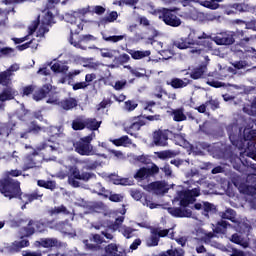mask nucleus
Masks as SVG:
<instances>
[{
	"instance_id": "23",
	"label": "nucleus",
	"mask_w": 256,
	"mask_h": 256,
	"mask_svg": "<svg viewBox=\"0 0 256 256\" xmlns=\"http://www.w3.org/2000/svg\"><path fill=\"white\" fill-rule=\"evenodd\" d=\"M127 53L131 55L132 59L135 61H139V59H145V57H149L151 55V51L145 50H133V49H127Z\"/></svg>"
},
{
	"instance_id": "48",
	"label": "nucleus",
	"mask_w": 256,
	"mask_h": 256,
	"mask_svg": "<svg viewBox=\"0 0 256 256\" xmlns=\"http://www.w3.org/2000/svg\"><path fill=\"white\" fill-rule=\"evenodd\" d=\"M229 139L235 147H238L239 143H241V137H239L238 134H235L233 132H228Z\"/></svg>"
},
{
	"instance_id": "40",
	"label": "nucleus",
	"mask_w": 256,
	"mask_h": 256,
	"mask_svg": "<svg viewBox=\"0 0 256 256\" xmlns=\"http://www.w3.org/2000/svg\"><path fill=\"white\" fill-rule=\"evenodd\" d=\"M159 236L153 231L150 238L147 240L146 245L147 247H157L159 245Z\"/></svg>"
},
{
	"instance_id": "45",
	"label": "nucleus",
	"mask_w": 256,
	"mask_h": 256,
	"mask_svg": "<svg viewBox=\"0 0 256 256\" xmlns=\"http://www.w3.org/2000/svg\"><path fill=\"white\" fill-rule=\"evenodd\" d=\"M230 241L232 243H235L236 245H241L242 247H247V243H243V238L241 237V235L235 233L231 236Z\"/></svg>"
},
{
	"instance_id": "46",
	"label": "nucleus",
	"mask_w": 256,
	"mask_h": 256,
	"mask_svg": "<svg viewBox=\"0 0 256 256\" xmlns=\"http://www.w3.org/2000/svg\"><path fill=\"white\" fill-rule=\"evenodd\" d=\"M23 197L24 199H26L25 205H29V203H33V201H37V199H39L41 195L37 193H32V194H24Z\"/></svg>"
},
{
	"instance_id": "16",
	"label": "nucleus",
	"mask_w": 256,
	"mask_h": 256,
	"mask_svg": "<svg viewBox=\"0 0 256 256\" xmlns=\"http://www.w3.org/2000/svg\"><path fill=\"white\" fill-rule=\"evenodd\" d=\"M17 95H19V92L15 88L5 86L0 93V102L5 103L6 101H13Z\"/></svg>"
},
{
	"instance_id": "8",
	"label": "nucleus",
	"mask_w": 256,
	"mask_h": 256,
	"mask_svg": "<svg viewBox=\"0 0 256 256\" xmlns=\"http://www.w3.org/2000/svg\"><path fill=\"white\" fill-rule=\"evenodd\" d=\"M70 45L76 47V49H82V51H87V43H91V41H97V38L91 34L81 35L78 41L73 40V30H70V36L68 38Z\"/></svg>"
},
{
	"instance_id": "3",
	"label": "nucleus",
	"mask_w": 256,
	"mask_h": 256,
	"mask_svg": "<svg viewBox=\"0 0 256 256\" xmlns=\"http://www.w3.org/2000/svg\"><path fill=\"white\" fill-rule=\"evenodd\" d=\"M91 141H93V135H88L80 138V140L76 141L73 144L75 152L78 155L89 157V155H94L95 150H93V145H91Z\"/></svg>"
},
{
	"instance_id": "55",
	"label": "nucleus",
	"mask_w": 256,
	"mask_h": 256,
	"mask_svg": "<svg viewBox=\"0 0 256 256\" xmlns=\"http://www.w3.org/2000/svg\"><path fill=\"white\" fill-rule=\"evenodd\" d=\"M117 17H119L117 11H112L108 16L104 18V21H106V23H113L114 21H117Z\"/></svg>"
},
{
	"instance_id": "49",
	"label": "nucleus",
	"mask_w": 256,
	"mask_h": 256,
	"mask_svg": "<svg viewBox=\"0 0 256 256\" xmlns=\"http://www.w3.org/2000/svg\"><path fill=\"white\" fill-rule=\"evenodd\" d=\"M128 141H129V136H122L118 139L112 140V143L116 147H122V145H125Z\"/></svg>"
},
{
	"instance_id": "25",
	"label": "nucleus",
	"mask_w": 256,
	"mask_h": 256,
	"mask_svg": "<svg viewBox=\"0 0 256 256\" xmlns=\"http://www.w3.org/2000/svg\"><path fill=\"white\" fill-rule=\"evenodd\" d=\"M11 75H13L11 69L0 72V85H2V87H9L11 85Z\"/></svg>"
},
{
	"instance_id": "14",
	"label": "nucleus",
	"mask_w": 256,
	"mask_h": 256,
	"mask_svg": "<svg viewBox=\"0 0 256 256\" xmlns=\"http://www.w3.org/2000/svg\"><path fill=\"white\" fill-rule=\"evenodd\" d=\"M167 211L169 215L172 217H176L177 219H183L185 217L189 218L193 215V211L191 209L183 208V207H168Z\"/></svg>"
},
{
	"instance_id": "4",
	"label": "nucleus",
	"mask_w": 256,
	"mask_h": 256,
	"mask_svg": "<svg viewBox=\"0 0 256 256\" xmlns=\"http://www.w3.org/2000/svg\"><path fill=\"white\" fill-rule=\"evenodd\" d=\"M70 175L68 176V183L72 185V187H80L79 181H89L93 177V173L90 172H82L79 170L77 166H71L69 168Z\"/></svg>"
},
{
	"instance_id": "27",
	"label": "nucleus",
	"mask_w": 256,
	"mask_h": 256,
	"mask_svg": "<svg viewBox=\"0 0 256 256\" xmlns=\"http://www.w3.org/2000/svg\"><path fill=\"white\" fill-rule=\"evenodd\" d=\"M15 128V123L6 122L0 124V136L1 137H9Z\"/></svg>"
},
{
	"instance_id": "58",
	"label": "nucleus",
	"mask_w": 256,
	"mask_h": 256,
	"mask_svg": "<svg viewBox=\"0 0 256 256\" xmlns=\"http://www.w3.org/2000/svg\"><path fill=\"white\" fill-rule=\"evenodd\" d=\"M173 157V152L170 150L158 152V159H171Z\"/></svg>"
},
{
	"instance_id": "38",
	"label": "nucleus",
	"mask_w": 256,
	"mask_h": 256,
	"mask_svg": "<svg viewBox=\"0 0 256 256\" xmlns=\"http://www.w3.org/2000/svg\"><path fill=\"white\" fill-rule=\"evenodd\" d=\"M51 70L54 72V73H66L69 71V66L67 65H61L59 63H54L52 66H51Z\"/></svg>"
},
{
	"instance_id": "50",
	"label": "nucleus",
	"mask_w": 256,
	"mask_h": 256,
	"mask_svg": "<svg viewBox=\"0 0 256 256\" xmlns=\"http://www.w3.org/2000/svg\"><path fill=\"white\" fill-rule=\"evenodd\" d=\"M245 195H249L250 197H254L256 195V186L254 185H246L244 187Z\"/></svg>"
},
{
	"instance_id": "28",
	"label": "nucleus",
	"mask_w": 256,
	"mask_h": 256,
	"mask_svg": "<svg viewBox=\"0 0 256 256\" xmlns=\"http://www.w3.org/2000/svg\"><path fill=\"white\" fill-rule=\"evenodd\" d=\"M173 121L181 123V121H187V115H185V108L180 107L172 110Z\"/></svg>"
},
{
	"instance_id": "52",
	"label": "nucleus",
	"mask_w": 256,
	"mask_h": 256,
	"mask_svg": "<svg viewBox=\"0 0 256 256\" xmlns=\"http://www.w3.org/2000/svg\"><path fill=\"white\" fill-rule=\"evenodd\" d=\"M133 233H135V229L131 227H124L122 229V235H124L126 239H131V237H133Z\"/></svg>"
},
{
	"instance_id": "59",
	"label": "nucleus",
	"mask_w": 256,
	"mask_h": 256,
	"mask_svg": "<svg viewBox=\"0 0 256 256\" xmlns=\"http://www.w3.org/2000/svg\"><path fill=\"white\" fill-rule=\"evenodd\" d=\"M127 85V80H118L114 84L115 91H121L122 89H125V86Z\"/></svg>"
},
{
	"instance_id": "30",
	"label": "nucleus",
	"mask_w": 256,
	"mask_h": 256,
	"mask_svg": "<svg viewBox=\"0 0 256 256\" xmlns=\"http://www.w3.org/2000/svg\"><path fill=\"white\" fill-rule=\"evenodd\" d=\"M48 214L53 217V215H71V212L67 210L65 205L55 206L48 210Z\"/></svg>"
},
{
	"instance_id": "13",
	"label": "nucleus",
	"mask_w": 256,
	"mask_h": 256,
	"mask_svg": "<svg viewBox=\"0 0 256 256\" xmlns=\"http://www.w3.org/2000/svg\"><path fill=\"white\" fill-rule=\"evenodd\" d=\"M216 45H233L235 43V32L226 31L221 32L215 38Z\"/></svg>"
},
{
	"instance_id": "53",
	"label": "nucleus",
	"mask_w": 256,
	"mask_h": 256,
	"mask_svg": "<svg viewBox=\"0 0 256 256\" xmlns=\"http://www.w3.org/2000/svg\"><path fill=\"white\" fill-rule=\"evenodd\" d=\"M21 246L18 241H14L8 248L9 253H19Z\"/></svg>"
},
{
	"instance_id": "41",
	"label": "nucleus",
	"mask_w": 256,
	"mask_h": 256,
	"mask_svg": "<svg viewBox=\"0 0 256 256\" xmlns=\"http://www.w3.org/2000/svg\"><path fill=\"white\" fill-rule=\"evenodd\" d=\"M102 39L104 41H107V42H110V43H119V41H123L124 36L123 35L107 36V35L103 34Z\"/></svg>"
},
{
	"instance_id": "15",
	"label": "nucleus",
	"mask_w": 256,
	"mask_h": 256,
	"mask_svg": "<svg viewBox=\"0 0 256 256\" xmlns=\"http://www.w3.org/2000/svg\"><path fill=\"white\" fill-rule=\"evenodd\" d=\"M129 125L125 128L128 135H133L132 131H139L145 126V121L141 119V116H134L128 120Z\"/></svg>"
},
{
	"instance_id": "44",
	"label": "nucleus",
	"mask_w": 256,
	"mask_h": 256,
	"mask_svg": "<svg viewBox=\"0 0 256 256\" xmlns=\"http://www.w3.org/2000/svg\"><path fill=\"white\" fill-rule=\"evenodd\" d=\"M43 128L37 124V121L30 122V126L28 127L27 133H40Z\"/></svg>"
},
{
	"instance_id": "36",
	"label": "nucleus",
	"mask_w": 256,
	"mask_h": 256,
	"mask_svg": "<svg viewBox=\"0 0 256 256\" xmlns=\"http://www.w3.org/2000/svg\"><path fill=\"white\" fill-rule=\"evenodd\" d=\"M163 95H167V91L163 89L161 86H157L155 91L151 94L153 99H161L163 100Z\"/></svg>"
},
{
	"instance_id": "21",
	"label": "nucleus",
	"mask_w": 256,
	"mask_h": 256,
	"mask_svg": "<svg viewBox=\"0 0 256 256\" xmlns=\"http://www.w3.org/2000/svg\"><path fill=\"white\" fill-rule=\"evenodd\" d=\"M58 105L64 111H71V109H75V107H77L78 102H77L76 98L69 97V98H65V99L61 100L58 103Z\"/></svg>"
},
{
	"instance_id": "17",
	"label": "nucleus",
	"mask_w": 256,
	"mask_h": 256,
	"mask_svg": "<svg viewBox=\"0 0 256 256\" xmlns=\"http://www.w3.org/2000/svg\"><path fill=\"white\" fill-rule=\"evenodd\" d=\"M51 89H53L51 84H44L42 87L38 88L33 94L34 101H41L45 99V97L51 93Z\"/></svg>"
},
{
	"instance_id": "5",
	"label": "nucleus",
	"mask_w": 256,
	"mask_h": 256,
	"mask_svg": "<svg viewBox=\"0 0 256 256\" xmlns=\"http://www.w3.org/2000/svg\"><path fill=\"white\" fill-rule=\"evenodd\" d=\"M193 35H195V33H190L186 38H179L175 40L173 42V47L183 50V49H189L191 45H203V47H211V45H213V42L209 40L208 41L203 40V41L197 42V40L193 39Z\"/></svg>"
},
{
	"instance_id": "19",
	"label": "nucleus",
	"mask_w": 256,
	"mask_h": 256,
	"mask_svg": "<svg viewBox=\"0 0 256 256\" xmlns=\"http://www.w3.org/2000/svg\"><path fill=\"white\" fill-rule=\"evenodd\" d=\"M191 83V80L188 78L180 79V78H172L171 81H167L166 84L170 85L172 89H183L187 87Z\"/></svg>"
},
{
	"instance_id": "54",
	"label": "nucleus",
	"mask_w": 256,
	"mask_h": 256,
	"mask_svg": "<svg viewBox=\"0 0 256 256\" xmlns=\"http://www.w3.org/2000/svg\"><path fill=\"white\" fill-rule=\"evenodd\" d=\"M108 199L109 201H112V203H121V201H123V196L121 194H113V192H111Z\"/></svg>"
},
{
	"instance_id": "56",
	"label": "nucleus",
	"mask_w": 256,
	"mask_h": 256,
	"mask_svg": "<svg viewBox=\"0 0 256 256\" xmlns=\"http://www.w3.org/2000/svg\"><path fill=\"white\" fill-rule=\"evenodd\" d=\"M235 34V39H239L240 41H245L246 43H249V38H245V32L243 30H237L234 32Z\"/></svg>"
},
{
	"instance_id": "47",
	"label": "nucleus",
	"mask_w": 256,
	"mask_h": 256,
	"mask_svg": "<svg viewBox=\"0 0 256 256\" xmlns=\"http://www.w3.org/2000/svg\"><path fill=\"white\" fill-rule=\"evenodd\" d=\"M36 86L35 85H28L22 88V95L23 97H29V95H33L35 93Z\"/></svg>"
},
{
	"instance_id": "11",
	"label": "nucleus",
	"mask_w": 256,
	"mask_h": 256,
	"mask_svg": "<svg viewBox=\"0 0 256 256\" xmlns=\"http://www.w3.org/2000/svg\"><path fill=\"white\" fill-rule=\"evenodd\" d=\"M174 201H178L182 208L187 209L190 205L195 203V197H193L191 190H182L178 191Z\"/></svg>"
},
{
	"instance_id": "51",
	"label": "nucleus",
	"mask_w": 256,
	"mask_h": 256,
	"mask_svg": "<svg viewBox=\"0 0 256 256\" xmlns=\"http://www.w3.org/2000/svg\"><path fill=\"white\" fill-rule=\"evenodd\" d=\"M12 53H15V49L11 47L0 48V55H2V57H10Z\"/></svg>"
},
{
	"instance_id": "35",
	"label": "nucleus",
	"mask_w": 256,
	"mask_h": 256,
	"mask_svg": "<svg viewBox=\"0 0 256 256\" xmlns=\"http://www.w3.org/2000/svg\"><path fill=\"white\" fill-rule=\"evenodd\" d=\"M203 211H204L205 217H209V213L210 215L217 213V207H215V204H212L210 202H204Z\"/></svg>"
},
{
	"instance_id": "26",
	"label": "nucleus",
	"mask_w": 256,
	"mask_h": 256,
	"mask_svg": "<svg viewBox=\"0 0 256 256\" xmlns=\"http://www.w3.org/2000/svg\"><path fill=\"white\" fill-rule=\"evenodd\" d=\"M148 189L155 191V193H167V185L165 182L156 181L148 185Z\"/></svg>"
},
{
	"instance_id": "43",
	"label": "nucleus",
	"mask_w": 256,
	"mask_h": 256,
	"mask_svg": "<svg viewBox=\"0 0 256 256\" xmlns=\"http://www.w3.org/2000/svg\"><path fill=\"white\" fill-rule=\"evenodd\" d=\"M136 107H139V104L135 102L134 100H127L124 102V109L126 111H135Z\"/></svg>"
},
{
	"instance_id": "34",
	"label": "nucleus",
	"mask_w": 256,
	"mask_h": 256,
	"mask_svg": "<svg viewBox=\"0 0 256 256\" xmlns=\"http://www.w3.org/2000/svg\"><path fill=\"white\" fill-rule=\"evenodd\" d=\"M118 251L119 248L117 247V244L111 243L105 247V254L103 256H121L117 254Z\"/></svg>"
},
{
	"instance_id": "10",
	"label": "nucleus",
	"mask_w": 256,
	"mask_h": 256,
	"mask_svg": "<svg viewBox=\"0 0 256 256\" xmlns=\"http://www.w3.org/2000/svg\"><path fill=\"white\" fill-rule=\"evenodd\" d=\"M159 173V166L157 164H152L150 168L141 167L134 174V179L136 181H145V179H149L150 177H155Z\"/></svg>"
},
{
	"instance_id": "6",
	"label": "nucleus",
	"mask_w": 256,
	"mask_h": 256,
	"mask_svg": "<svg viewBox=\"0 0 256 256\" xmlns=\"http://www.w3.org/2000/svg\"><path fill=\"white\" fill-rule=\"evenodd\" d=\"M153 136V144L156 147H165L167 146V141H169V137H173L174 139H179V134L173 133V131L166 130H155L152 134Z\"/></svg>"
},
{
	"instance_id": "37",
	"label": "nucleus",
	"mask_w": 256,
	"mask_h": 256,
	"mask_svg": "<svg viewBox=\"0 0 256 256\" xmlns=\"http://www.w3.org/2000/svg\"><path fill=\"white\" fill-rule=\"evenodd\" d=\"M158 256H185L183 250L169 249L167 251L161 252Z\"/></svg>"
},
{
	"instance_id": "24",
	"label": "nucleus",
	"mask_w": 256,
	"mask_h": 256,
	"mask_svg": "<svg viewBox=\"0 0 256 256\" xmlns=\"http://www.w3.org/2000/svg\"><path fill=\"white\" fill-rule=\"evenodd\" d=\"M232 227L233 225H231V223L227 222L226 220H220L216 223L214 233L225 235L227 233V229Z\"/></svg>"
},
{
	"instance_id": "31",
	"label": "nucleus",
	"mask_w": 256,
	"mask_h": 256,
	"mask_svg": "<svg viewBox=\"0 0 256 256\" xmlns=\"http://www.w3.org/2000/svg\"><path fill=\"white\" fill-rule=\"evenodd\" d=\"M205 71H207V66L201 65L192 70V72L190 73V77L194 80L201 79L203 75H205Z\"/></svg>"
},
{
	"instance_id": "32",
	"label": "nucleus",
	"mask_w": 256,
	"mask_h": 256,
	"mask_svg": "<svg viewBox=\"0 0 256 256\" xmlns=\"http://www.w3.org/2000/svg\"><path fill=\"white\" fill-rule=\"evenodd\" d=\"M37 185L38 187H43L44 189H49L50 191H55V189H57V183L51 180H38Z\"/></svg>"
},
{
	"instance_id": "22",
	"label": "nucleus",
	"mask_w": 256,
	"mask_h": 256,
	"mask_svg": "<svg viewBox=\"0 0 256 256\" xmlns=\"http://www.w3.org/2000/svg\"><path fill=\"white\" fill-rule=\"evenodd\" d=\"M131 61V57L129 54H120L119 56H115L113 59V63L109 66L110 69H115V67H121V65H125Z\"/></svg>"
},
{
	"instance_id": "2",
	"label": "nucleus",
	"mask_w": 256,
	"mask_h": 256,
	"mask_svg": "<svg viewBox=\"0 0 256 256\" xmlns=\"http://www.w3.org/2000/svg\"><path fill=\"white\" fill-rule=\"evenodd\" d=\"M178 9H168L163 8L162 10L158 11V17L159 19L163 20L165 25H168L169 27H181V18L177 16Z\"/></svg>"
},
{
	"instance_id": "9",
	"label": "nucleus",
	"mask_w": 256,
	"mask_h": 256,
	"mask_svg": "<svg viewBox=\"0 0 256 256\" xmlns=\"http://www.w3.org/2000/svg\"><path fill=\"white\" fill-rule=\"evenodd\" d=\"M104 241L105 239L101 234L91 233L89 234L88 239L83 240V243L88 251H99Z\"/></svg>"
},
{
	"instance_id": "20",
	"label": "nucleus",
	"mask_w": 256,
	"mask_h": 256,
	"mask_svg": "<svg viewBox=\"0 0 256 256\" xmlns=\"http://www.w3.org/2000/svg\"><path fill=\"white\" fill-rule=\"evenodd\" d=\"M58 241L55 238H41L35 241V247H43L44 249H49L51 247H57Z\"/></svg>"
},
{
	"instance_id": "62",
	"label": "nucleus",
	"mask_w": 256,
	"mask_h": 256,
	"mask_svg": "<svg viewBox=\"0 0 256 256\" xmlns=\"http://www.w3.org/2000/svg\"><path fill=\"white\" fill-rule=\"evenodd\" d=\"M45 33H49L47 26H40L37 30L36 37H45Z\"/></svg>"
},
{
	"instance_id": "12",
	"label": "nucleus",
	"mask_w": 256,
	"mask_h": 256,
	"mask_svg": "<svg viewBox=\"0 0 256 256\" xmlns=\"http://www.w3.org/2000/svg\"><path fill=\"white\" fill-rule=\"evenodd\" d=\"M46 227L45 223L41 220H29L28 225L24 227L25 236L31 237V235H35V233H43Z\"/></svg>"
},
{
	"instance_id": "18",
	"label": "nucleus",
	"mask_w": 256,
	"mask_h": 256,
	"mask_svg": "<svg viewBox=\"0 0 256 256\" xmlns=\"http://www.w3.org/2000/svg\"><path fill=\"white\" fill-rule=\"evenodd\" d=\"M56 231H60V233H64L66 235H71L73 233V224L69 222V219L64 221H59L54 225Z\"/></svg>"
},
{
	"instance_id": "7",
	"label": "nucleus",
	"mask_w": 256,
	"mask_h": 256,
	"mask_svg": "<svg viewBox=\"0 0 256 256\" xmlns=\"http://www.w3.org/2000/svg\"><path fill=\"white\" fill-rule=\"evenodd\" d=\"M241 143L246 144V153H251L256 148V130L252 128H244ZM254 145V149L251 148Z\"/></svg>"
},
{
	"instance_id": "57",
	"label": "nucleus",
	"mask_w": 256,
	"mask_h": 256,
	"mask_svg": "<svg viewBox=\"0 0 256 256\" xmlns=\"http://www.w3.org/2000/svg\"><path fill=\"white\" fill-rule=\"evenodd\" d=\"M107 105H111V99H103V100L96 106V111H101V109H107Z\"/></svg>"
},
{
	"instance_id": "60",
	"label": "nucleus",
	"mask_w": 256,
	"mask_h": 256,
	"mask_svg": "<svg viewBox=\"0 0 256 256\" xmlns=\"http://www.w3.org/2000/svg\"><path fill=\"white\" fill-rule=\"evenodd\" d=\"M213 237H215V233L208 232L201 237V241H203V243H211V239H213Z\"/></svg>"
},
{
	"instance_id": "63",
	"label": "nucleus",
	"mask_w": 256,
	"mask_h": 256,
	"mask_svg": "<svg viewBox=\"0 0 256 256\" xmlns=\"http://www.w3.org/2000/svg\"><path fill=\"white\" fill-rule=\"evenodd\" d=\"M89 84L87 82H77L73 85V90L74 91H79V89H87Z\"/></svg>"
},
{
	"instance_id": "29",
	"label": "nucleus",
	"mask_w": 256,
	"mask_h": 256,
	"mask_svg": "<svg viewBox=\"0 0 256 256\" xmlns=\"http://www.w3.org/2000/svg\"><path fill=\"white\" fill-rule=\"evenodd\" d=\"M221 219H227L231 221V223L239 224V220H237V212L231 208H228L225 212H222Z\"/></svg>"
},
{
	"instance_id": "33",
	"label": "nucleus",
	"mask_w": 256,
	"mask_h": 256,
	"mask_svg": "<svg viewBox=\"0 0 256 256\" xmlns=\"http://www.w3.org/2000/svg\"><path fill=\"white\" fill-rule=\"evenodd\" d=\"M86 129L90 131H97L101 127V122H98L95 118H88L85 120Z\"/></svg>"
},
{
	"instance_id": "42",
	"label": "nucleus",
	"mask_w": 256,
	"mask_h": 256,
	"mask_svg": "<svg viewBox=\"0 0 256 256\" xmlns=\"http://www.w3.org/2000/svg\"><path fill=\"white\" fill-rule=\"evenodd\" d=\"M72 129L74 131H83V129H86L85 120H73Z\"/></svg>"
},
{
	"instance_id": "39",
	"label": "nucleus",
	"mask_w": 256,
	"mask_h": 256,
	"mask_svg": "<svg viewBox=\"0 0 256 256\" xmlns=\"http://www.w3.org/2000/svg\"><path fill=\"white\" fill-rule=\"evenodd\" d=\"M219 3H223V0H206L203 2V7L215 10L219 7Z\"/></svg>"
},
{
	"instance_id": "61",
	"label": "nucleus",
	"mask_w": 256,
	"mask_h": 256,
	"mask_svg": "<svg viewBox=\"0 0 256 256\" xmlns=\"http://www.w3.org/2000/svg\"><path fill=\"white\" fill-rule=\"evenodd\" d=\"M206 105H210L212 111L219 109V100L210 99L206 101Z\"/></svg>"
},
{
	"instance_id": "1",
	"label": "nucleus",
	"mask_w": 256,
	"mask_h": 256,
	"mask_svg": "<svg viewBox=\"0 0 256 256\" xmlns=\"http://www.w3.org/2000/svg\"><path fill=\"white\" fill-rule=\"evenodd\" d=\"M23 175V171L21 170H10L6 172V176L4 178H0V193L6 199H20L23 198V191L21 190V182L11 177H20Z\"/></svg>"
},
{
	"instance_id": "64",
	"label": "nucleus",
	"mask_w": 256,
	"mask_h": 256,
	"mask_svg": "<svg viewBox=\"0 0 256 256\" xmlns=\"http://www.w3.org/2000/svg\"><path fill=\"white\" fill-rule=\"evenodd\" d=\"M61 3V0H48L46 3V9L51 10L55 9V5H59Z\"/></svg>"
}]
</instances>
